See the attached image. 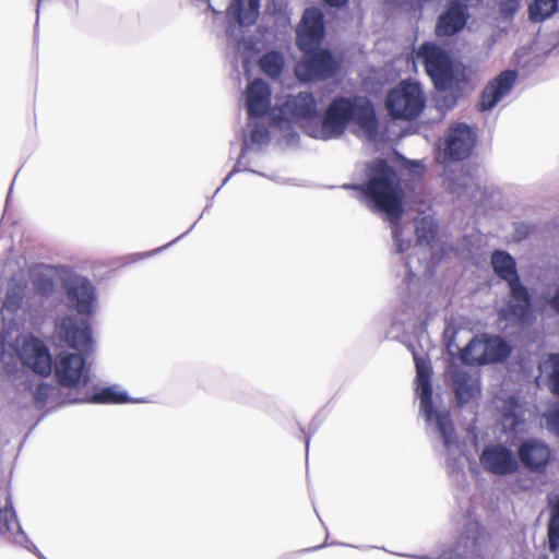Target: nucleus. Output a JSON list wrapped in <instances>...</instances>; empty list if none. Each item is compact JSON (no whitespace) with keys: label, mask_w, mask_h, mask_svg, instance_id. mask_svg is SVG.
Instances as JSON below:
<instances>
[{"label":"nucleus","mask_w":559,"mask_h":559,"mask_svg":"<svg viewBox=\"0 0 559 559\" xmlns=\"http://www.w3.org/2000/svg\"><path fill=\"white\" fill-rule=\"evenodd\" d=\"M369 180L361 187L374 207L399 226L403 216L404 190L399 173L386 159L377 158L368 166Z\"/></svg>","instance_id":"obj_1"},{"label":"nucleus","mask_w":559,"mask_h":559,"mask_svg":"<svg viewBox=\"0 0 559 559\" xmlns=\"http://www.w3.org/2000/svg\"><path fill=\"white\" fill-rule=\"evenodd\" d=\"M350 121H354L370 139L378 133V119L368 98L337 96L325 110L322 120V138L332 139L342 135Z\"/></svg>","instance_id":"obj_2"},{"label":"nucleus","mask_w":559,"mask_h":559,"mask_svg":"<svg viewBox=\"0 0 559 559\" xmlns=\"http://www.w3.org/2000/svg\"><path fill=\"white\" fill-rule=\"evenodd\" d=\"M491 264L495 273L506 281L510 288V299L503 311L506 318H512L520 323H530L533 319L532 298L528 288L519 277L515 260L506 251H495L491 255Z\"/></svg>","instance_id":"obj_3"},{"label":"nucleus","mask_w":559,"mask_h":559,"mask_svg":"<svg viewBox=\"0 0 559 559\" xmlns=\"http://www.w3.org/2000/svg\"><path fill=\"white\" fill-rule=\"evenodd\" d=\"M1 361L9 364L8 357L13 354L22 366L40 377H48L52 371V359L47 345L33 335L17 338L15 343L7 341L5 332L0 334Z\"/></svg>","instance_id":"obj_4"},{"label":"nucleus","mask_w":559,"mask_h":559,"mask_svg":"<svg viewBox=\"0 0 559 559\" xmlns=\"http://www.w3.org/2000/svg\"><path fill=\"white\" fill-rule=\"evenodd\" d=\"M415 58L424 64L426 73L439 91H445L465 80L464 69L460 70L450 55L432 41L423 43L415 51Z\"/></svg>","instance_id":"obj_5"},{"label":"nucleus","mask_w":559,"mask_h":559,"mask_svg":"<svg viewBox=\"0 0 559 559\" xmlns=\"http://www.w3.org/2000/svg\"><path fill=\"white\" fill-rule=\"evenodd\" d=\"M426 102L421 85L407 79L386 93L384 105L392 119L412 121L424 111Z\"/></svg>","instance_id":"obj_6"},{"label":"nucleus","mask_w":559,"mask_h":559,"mask_svg":"<svg viewBox=\"0 0 559 559\" xmlns=\"http://www.w3.org/2000/svg\"><path fill=\"white\" fill-rule=\"evenodd\" d=\"M340 70V62L324 48L304 52L295 67V74L301 82H320L333 78Z\"/></svg>","instance_id":"obj_7"},{"label":"nucleus","mask_w":559,"mask_h":559,"mask_svg":"<svg viewBox=\"0 0 559 559\" xmlns=\"http://www.w3.org/2000/svg\"><path fill=\"white\" fill-rule=\"evenodd\" d=\"M55 378L64 388H78L87 381L85 359L81 354L61 352L53 362Z\"/></svg>","instance_id":"obj_8"},{"label":"nucleus","mask_w":559,"mask_h":559,"mask_svg":"<svg viewBox=\"0 0 559 559\" xmlns=\"http://www.w3.org/2000/svg\"><path fill=\"white\" fill-rule=\"evenodd\" d=\"M70 305L81 314L91 316L96 301L95 288L84 276L70 275L62 282Z\"/></svg>","instance_id":"obj_9"},{"label":"nucleus","mask_w":559,"mask_h":559,"mask_svg":"<svg viewBox=\"0 0 559 559\" xmlns=\"http://www.w3.org/2000/svg\"><path fill=\"white\" fill-rule=\"evenodd\" d=\"M277 109L278 114L274 117L277 124L283 121L308 120L318 116L316 99L310 92L287 96Z\"/></svg>","instance_id":"obj_10"},{"label":"nucleus","mask_w":559,"mask_h":559,"mask_svg":"<svg viewBox=\"0 0 559 559\" xmlns=\"http://www.w3.org/2000/svg\"><path fill=\"white\" fill-rule=\"evenodd\" d=\"M324 37L323 14L316 8H308L297 28L296 44L300 51L320 48Z\"/></svg>","instance_id":"obj_11"},{"label":"nucleus","mask_w":559,"mask_h":559,"mask_svg":"<svg viewBox=\"0 0 559 559\" xmlns=\"http://www.w3.org/2000/svg\"><path fill=\"white\" fill-rule=\"evenodd\" d=\"M519 463L532 473L544 474L552 460L550 447L543 440L531 438L522 441L518 448Z\"/></svg>","instance_id":"obj_12"},{"label":"nucleus","mask_w":559,"mask_h":559,"mask_svg":"<svg viewBox=\"0 0 559 559\" xmlns=\"http://www.w3.org/2000/svg\"><path fill=\"white\" fill-rule=\"evenodd\" d=\"M518 79V72L514 70H504L496 78L490 80L480 94L477 104L479 111L492 109L506 95L510 93Z\"/></svg>","instance_id":"obj_13"},{"label":"nucleus","mask_w":559,"mask_h":559,"mask_svg":"<svg viewBox=\"0 0 559 559\" xmlns=\"http://www.w3.org/2000/svg\"><path fill=\"white\" fill-rule=\"evenodd\" d=\"M56 330L60 338L73 349L88 352L93 345L90 326L80 325L73 316H64L58 320Z\"/></svg>","instance_id":"obj_14"},{"label":"nucleus","mask_w":559,"mask_h":559,"mask_svg":"<svg viewBox=\"0 0 559 559\" xmlns=\"http://www.w3.org/2000/svg\"><path fill=\"white\" fill-rule=\"evenodd\" d=\"M484 468L495 475H509L518 472L520 464L512 451L502 444L488 445L480 454Z\"/></svg>","instance_id":"obj_15"},{"label":"nucleus","mask_w":559,"mask_h":559,"mask_svg":"<svg viewBox=\"0 0 559 559\" xmlns=\"http://www.w3.org/2000/svg\"><path fill=\"white\" fill-rule=\"evenodd\" d=\"M476 138V131L468 124L461 122L452 126L447 139V154L452 160H463L471 155Z\"/></svg>","instance_id":"obj_16"},{"label":"nucleus","mask_w":559,"mask_h":559,"mask_svg":"<svg viewBox=\"0 0 559 559\" xmlns=\"http://www.w3.org/2000/svg\"><path fill=\"white\" fill-rule=\"evenodd\" d=\"M272 91L262 79H254L246 88V105L249 117L261 118L271 108Z\"/></svg>","instance_id":"obj_17"},{"label":"nucleus","mask_w":559,"mask_h":559,"mask_svg":"<svg viewBox=\"0 0 559 559\" xmlns=\"http://www.w3.org/2000/svg\"><path fill=\"white\" fill-rule=\"evenodd\" d=\"M468 17L466 4L460 1H451L437 21V36H453L457 34L465 27Z\"/></svg>","instance_id":"obj_18"},{"label":"nucleus","mask_w":559,"mask_h":559,"mask_svg":"<svg viewBox=\"0 0 559 559\" xmlns=\"http://www.w3.org/2000/svg\"><path fill=\"white\" fill-rule=\"evenodd\" d=\"M453 389L460 404L469 402L478 392V386L472 376L463 370H457L452 374Z\"/></svg>","instance_id":"obj_19"},{"label":"nucleus","mask_w":559,"mask_h":559,"mask_svg":"<svg viewBox=\"0 0 559 559\" xmlns=\"http://www.w3.org/2000/svg\"><path fill=\"white\" fill-rule=\"evenodd\" d=\"M260 0H234L230 13L240 25H252L259 15Z\"/></svg>","instance_id":"obj_20"},{"label":"nucleus","mask_w":559,"mask_h":559,"mask_svg":"<svg viewBox=\"0 0 559 559\" xmlns=\"http://www.w3.org/2000/svg\"><path fill=\"white\" fill-rule=\"evenodd\" d=\"M524 423L523 408L518 397L509 396L503 403L502 424L510 432H515Z\"/></svg>","instance_id":"obj_21"},{"label":"nucleus","mask_w":559,"mask_h":559,"mask_svg":"<svg viewBox=\"0 0 559 559\" xmlns=\"http://www.w3.org/2000/svg\"><path fill=\"white\" fill-rule=\"evenodd\" d=\"M486 344L484 338L474 337L462 350L461 360L471 366H479L488 364L486 356Z\"/></svg>","instance_id":"obj_22"},{"label":"nucleus","mask_w":559,"mask_h":559,"mask_svg":"<svg viewBox=\"0 0 559 559\" xmlns=\"http://www.w3.org/2000/svg\"><path fill=\"white\" fill-rule=\"evenodd\" d=\"M559 8V0H533L527 9L528 20L540 23L551 17Z\"/></svg>","instance_id":"obj_23"},{"label":"nucleus","mask_w":559,"mask_h":559,"mask_svg":"<svg viewBox=\"0 0 559 559\" xmlns=\"http://www.w3.org/2000/svg\"><path fill=\"white\" fill-rule=\"evenodd\" d=\"M486 344V356L488 364L490 362H502L508 359L511 354V347L503 338L499 336H492L484 338Z\"/></svg>","instance_id":"obj_24"},{"label":"nucleus","mask_w":559,"mask_h":559,"mask_svg":"<svg viewBox=\"0 0 559 559\" xmlns=\"http://www.w3.org/2000/svg\"><path fill=\"white\" fill-rule=\"evenodd\" d=\"M285 61L283 56L275 50L264 53L259 59V67L261 71L271 79L281 76L284 70Z\"/></svg>","instance_id":"obj_25"},{"label":"nucleus","mask_w":559,"mask_h":559,"mask_svg":"<svg viewBox=\"0 0 559 559\" xmlns=\"http://www.w3.org/2000/svg\"><path fill=\"white\" fill-rule=\"evenodd\" d=\"M417 392L420 399V409L426 420L431 421L435 414L431 379L417 380Z\"/></svg>","instance_id":"obj_26"},{"label":"nucleus","mask_w":559,"mask_h":559,"mask_svg":"<svg viewBox=\"0 0 559 559\" xmlns=\"http://www.w3.org/2000/svg\"><path fill=\"white\" fill-rule=\"evenodd\" d=\"M550 519L548 523V543L551 551L559 548V497L549 500Z\"/></svg>","instance_id":"obj_27"},{"label":"nucleus","mask_w":559,"mask_h":559,"mask_svg":"<svg viewBox=\"0 0 559 559\" xmlns=\"http://www.w3.org/2000/svg\"><path fill=\"white\" fill-rule=\"evenodd\" d=\"M95 404H123L129 401L126 392H120L116 386H107L95 392L88 400Z\"/></svg>","instance_id":"obj_28"},{"label":"nucleus","mask_w":559,"mask_h":559,"mask_svg":"<svg viewBox=\"0 0 559 559\" xmlns=\"http://www.w3.org/2000/svg\"><path fill=\"white\" fill-rule=\"evenodd\" d=\"M433 418H436L437 428L443 439L444 445H451L455 429L450 414L448 412L438 413L435 411L432 419Z\"/></svg>","instance_id":"obj_29"},{"label":"nucleus","mask_w":559,"mask_h":559,"mask_svg":"<svg viewBox=\"0 0 559 559\" xmlns=\"http://www.w3.org/2000/svg\"><path fill=\"white\" fill-rule=\"evenodd\" d=\"M15 526H17L16 515L11 496L8 493L4 508L0 509V535L13 532Z\"/></svg>","instance_id":"obj_30"},{"label":"nucleus","mask_w":559,"mask_h":559,"mask_svg":"<svg viewBox=\"0 0 559 559\" xmlns=\"http://www.w3.org/2000/svg\"><path fill=\"white\" fill-rule=\"evenodd\" d=\"M32 284L37 294L44 297L55 292L53 276L43 272H36L32 277Z\"/></svg>","instance_id":"obj_31"},{"label":"nucleus","mask_w":559,"mask_h":559,"mask_svg":"<svg viewBox=\"0 0 559 559\" xmlns=\"http://www.w3.org/2000/svg\"><path fill=\"white\" fill-rule=\"evenodd\" d=\"M545 364H549L551 368L549 372L550 390L555 395H559V354H549Z\"/></svg>","instance_id":"obj_32"},{"label":"nucleus","mask_w":559,"mask_h":559,"mask_svg":"<svg viewBox=\"0 0 559 559\" xmlns=\"http://www.w3.org/2000/svg\"><path fill=\"white\" fill-rule=\"evenodd\" d=\"M52 390L53 386L47 383H39L36 386L33 392V399L37 408H43L46 405Z\"/></svg>","instance_id":"obj_33"},{"label":"nucleus","mask_w":559,"mask_h":559,"mask_svg":"<svg viewBox=\"0 0 559 559\" xmlns=\"http://www.w3.org/2000/svg\"><path fill=\"white\" fill-rule=\"evenodd\" d=\"M549 431L559 437V401L545 414Z\"/></svg>","instance_id":"obj_34"},{"label":"nucleus","mask_w":559,"mask_h":559,"mask_svg":"<svg viewBox=\"0 0 559 559\" xmlns=\"http://www.w3.org/2000/svg\"><path fill=\"white\" fill-rule=\"evenodd\" d=\"M416 366V380L431 379V371L428 364L418 355L414 356Z\"/></svg>","instance_id":"obj_35"},{"label":"nucleus","mask_w":559,"mask_h":559,"mask_svg":"<svg viewBox=\"0 0 559 559\" xmlns=\"http://www.w3.org/2000/svg\"><path fill=\"white\" fill-rule=\"evenodd\" d=\"M251 140L258 144H266L270 141L269 130L263 126H255L251 131Z\"/></svg>","instance_id":"obj_36"},{"label":"nucleus","mask_w":559,"mask_h":559,"mask_svg":"<svg viewBox=\"0 0 559 559\" xmlns=\"http://www.w3.org/2000/svg\"><path fill=\"white\" fill-rule=\"evenodd\" d=\"M520 5V0H502L500 2V12L504 16H513L518 11Z\"/></svg>","instance_id":"obj_37"},{"label":"nucleus","mask_w":559,"mask_h":559,"mask_svg":"<svg viewBox=\"0 0 559 559\" xmlns=\"http://www.w3.org/2000/svg\"><path fill=\"white\" fill-rule=\"evenodd\" d=\"M21 305V297L20 296H14V295H11V294H7L5 296V299L3 301V307L9 309V310H16Z\"/></svg>","instance_id":"obj_38"},{"label":"nucleus","mask_w":559,"mask_h":559,"mask_svg":"<svg viewBox=\"0 0 559 559\" xmlns=\"http://www.w3.org/2000/svg\"><path fill=\"white\" fill-rule=\"evenodd\" d=\"M548 305L556 313L559 314V286L555 290L552 297L548 300Z\"/></svg>","instance_id":"obj_39"},{"label":"nucleus","mask_w":559,"mask_h":559,"mask_svg":"<svg viewBox=\"0 0 559 559\" xmlns=\"http://www.w3.org/2000/svg\"><path fill=\"white\" fill-rule=\"evenodd\" d=\"M325 3H328L331 7H338L345 3L347 0H323Z\"/></svg>","instance_id":"obj_40"},{"label":"nucleus","mask_w":559,"mask_h":559,"mask_svg":"<svg viewBox=\"0 0 559 559\" xmlns=\"http://www.w3.org/2000/svg\"><path fill=\"white\" fill-rule=\"evenodd\" d=\"M153 252H154V251L142 252L141 258H142V259L148 258V257H151V255L153 254Z\"/></svg>","instance_id":"obj_41"},{"label":"nucleus","mask_w":559,"mask_h":559,"mask_svg":"<svg viewBox=\"0 0 559 559\" xmlns=\"http://www.w3.org/2000/svg\"><path fill=\"white\" fill-rule=\"evenodd\" d=\"M41 2H43V0H37V8H39Z\"/></svg>","instance_id":"obj_42"}]
</instances>
